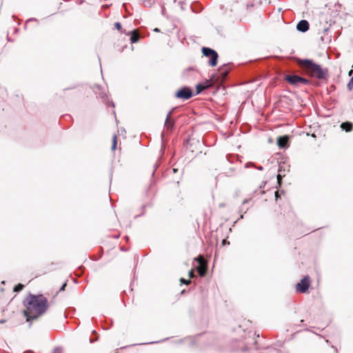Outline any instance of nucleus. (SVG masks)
Returning a JSON list of instances; mask_svg holds the SVG:
<instances>
[{
	"instance_id": "f257e3e1",
	"label": "nucleus",
	"mask_w": 353,
	"mask_h": 353,
	"mask_svg": "<svg viewBox=\"0 0 353 353\" xmlns=\"http://www.w3.org/2000/svg\"><path fill=\"white\" fill-rule=\"evenodd\" d=\"M26 307L24 316L27 321L35 319L43 315L48 308L47 299L43 295L29 294L23 301Z\"/></svg>"
},
{
	"instance_id": "f03ea898",
	"label": "nucleus",
	"mask_w": 353,
	"mask_h": 353,
	"mask_svg": "<svg viewBox=\"0 0 353 353\" xmlns=\"http://www.w3.org/2000/svg\"><path fill=\"white\" fill-rule=\"evenodd\" d=\"M302 68L312 77L319 79H324L327 77V70L323 68L312 60L303 59L300 61Z\"/></svg>"
},
{
	"instance_id": "7ed1b4c3",
	"label": "nucleus",
	"mask_w": 353,
	"mask_h": 353,
	"mask_svg": "<svg viewBox=\"0 0 353 353\" xmlns=\"http://www.w3.org/2000/svg\"><path fill=\"white\" fill-rule=\"evenodd\" d=\"M202 52L204 56L207 57H210V60L209 61L210 65H211L212 67L215 66L217 63L218 59V54L216 53V52L211 48L206 47H203L202 48Z\"/></svg>"
},
{
	"instance_id": "20e7f679",
	"label": "nucleus",
	"mask_w": 353,
	"mask_h": 353,
	"mask_svg": "<svg viewBox=\"0 0 353 353\" xmlns=\"http://www.w3.org/2000/svg\"><path fill=\"white\" fill-rule=\"evenodd\" d=\"M192 96V92L190 88L188 87L182 88L179 90L176 94L175 97L178 99H182L183 100H188L191 98Z\"/></svg>"
},
{
	"instance_id": "39448f33",
	"label": "nucleus",
	"mask_w": 353,
	"mask_h": 353,
	"mask_svg": "<svg viewBox=\"0 0 353 353\" xmlns=\"http://www.w3.org/2000/svg\"><path fill=\"white\" fill-rule=\"evenodd\" d=\"M286 80L292 85H299V84H307L308 80L298 75H288Z\"/></svg>"
},
{
	"instance_id": "423d86ee",
	"label": "nucleus",
	"mask_w": 353,
	"mask_h": 353,
	"mask_svg": "<svg viewBox=\"0 0 353 353\" xmlns=\"http://www.w3.org/2000/svg\"><path fill=\"white\" fill-rule=\"evenodd\" d=\"M310 286V278L309 276L303 277L299 283L296 284V290L305 293Z\"/></svg>"
},
{
	"instance_id": "0eeeda50",
	"label": "nucleus",
	"mask_w": 353,
	"mask_h": 353,
	"mask_svg": "<svg viewBox=\"0 0 353 353\" xmlns=\"http://www.w3.org/2000/svg\"><path fill=\"white\" fill-rule=\"evenodd\" d=\"M296 28L299 31L305 32L309 29V23L306 20H301L298 23Z\"/></svg>"
},
{
	"instance_id": "6e6552de",
	"label": "nucleus",
	"mask_w": 353,
	"mask_h": 353,
	"mask_svg": "<svg viewBox=\"0 0 353 353\" xmlns=\"http://www.w3.org/2000/svg\"><path fill=\"white\" fill-rule=\"evenodd\" d=\"M172 111H170L167 114L166 119L165 121V126L168 130H171L173 128L174 122L171 120Z\"/></svg>"
},
{
	"instance_id": "1a4fd4ad",
	"label": "nucleus",
	"mask_w": 353,
	"mask_h": 353,
	"mask_svg": "<svg viewBox=\"0 0 353 353\" xmlns=\"http://www.w3.org/2000/svg\"><path fill=\"white\" fill-rule=\"evenodd\" d=\"M288 142V138L286 136L280 137L277 139V144L280 148H285Z\"/></svg>"
},
{
	"instance_id": "9d476101",
	"label": "nucleus",
	"mask_w": 353,
	"mask_h": 353,
	"mask_svg": "<svg viewBox=\"0 0 353 353\" xmlns=\"http://www.w3.org/2000/svg\"><path fill=\"white\" fill-rule=\"evenodd\" d=\"M341 127L346 132H350L352 129V123L350 122H344L341 125Z\"/></svg>"
},
{
	"instance_id": "9b49d317",
	"label": "nucleus",
	"mask_w": 353,
	"mask_h": 353,
	"mask_svg": "<svg viewBox=\"0 0 353 353\" xmlns=\"http://www.w3.org/2000/svg\"><path fill=\"white\" fill-rule=\"evenodd\" d=\"M197 271L199 272V274L201 276H203L205 274V272H206V266L203 264V265H199L198 267H197Z\"/></svg>"
},
{
	"instance_id": "f8f14e48",
	"label": "nucleus",
	"mask_w": 353,
	"mask_h": 353,
	"mask_svg": "<svg viewBox=\"0 0 353 353\" xmlns=\"http://www.w3.org/2000/svg\"><path fill=\"white\" fill-rule=\"evenodd\" d=\"M139 34L135 32V31H133L132 32V35L130 37V41L132 43H136L139 41Z\"/></svg>"
},
{
	"instance_id": "ddd939ff",
	"label": "nucleus",
	"mask_w": 353,
	"mask_h": 353,
	"mask_svg": "<svg viewBox=\"0 0 353 353\" xmlns=\"http://www.w3.org/2000/svg\"><path fill=\"white\" fill-rule=\"evenodd\" d=\"M117 144V137L116 135H114L112 137V150H114Z\"/></svg>"
},
{
	"instance_id": "4468645a",
	"label": "nucleus",
	"mask_w": 353,
	"mask_h": 353,
	"mask_svg": "<svg viewBox=\"0 0 353 353\" xmlns=\"http://www.w3.org/2000/svg\"><path fill=\"white\" fill-rule=\"evenodd\" d=\"M205 89V86L203 85L202 84H198L196 85V93L199 94L200 92H201Z\"/></svg>"
},
{
	"instance_id": "2eb2a0df",
	"label": "nucleus",
	"mask_w": 353,
	"mask_h": 353,
	"mask_svg": "<svg viewBox=\"0 0 353 353\" xmlns=\"http://www.w3.org/2000/svg\"><path fill=\"white\" fill-rule=\"evenodd\" d=\"M23 287H24L23 285L19 283V284L15 285V287L14 288V291L17 292H20L21 290H23Z\"/></svg>"
},
{
	"instance_id": "dca6fc26",
	"label": "nucleus",
	"mask_w": 353,
	"mask_h": 353,
	"mask_svg": "<svg viewBox=\"0 0 353 353\" xmlns=\"http://www.w3.org/2000/svg\"><path fill=\"white\" fill-rule=\"evenodd\" d=\"M195 260H196L199 265H203L204 264V259L201 256H199V257L196 258Z\"/></svg>"
},
{
	"instance_id": "f3484780",
	"label": "nucleus",
	"mask_w": 353,
	"mask_h": 353,
	"mask_svg": "<svg viewBox=\"0 0 353 353\" xmlns=\"http://www.w3.org/2000/svg\"><path fill=\"white\" fill-rule=\"evenodd\" d=\"M347 87L350 90H351L353 88V77H352V78L350 79L347 84Z\"/></svg>"
},
{
	"instance_id": "a211bd4d",
	"label": "nucleus",
	"mask_w": 353,
	"mask_h": 353,
	"mask_svg": "<svg viewBox=\"0 0 353 353\" xmlns=\"http://www.w3.org/2000/svg\"><path fill=\"white\" fill-rule=\"evenodd\" d=\"M114 27L118 30H120L121 29V25L119 22H116L114 23Z\"/></svg>"
},
{
	"instance_id": "6ab92c4d",
	"label": "nucleus",
	"mask_w": 353,
	"mask_h": 353,
	"mask_svg": "<svg viewBox=\"0 0 353 353\" xmlns=\"http://www.w3.org/2000/svg\"><path fill=\"white\" fill-rule=\"evenodd\" d=\"M180 281H181V283H185V284H189L190 283V280L187 281V280H185V279H184L183 278L181 279Z\"/></svg>"
},
{
	"instance_id": "aec40b11",
	"label": "nucleus",
	"mask_w": 353,
	"mask_h": 353,
	"mask_svg": "<svg viewBox=\"0 0 353 353\" xmlns=\"http://www.w3.org/2000/svg\"><path fill=\"white\" fill-rule=\"evenodd\" d=\"M189 276L190 278H193L194 276V270H191L190 272H189Z\"/></svg>"
},
{
	"instance_id": "412c9836",
	"label": "nucleus",
	"mask_w": 353,
	"mask_h": 353,
	"mask_svg": "<svg viewBox=\"0 0 353 353\" xmlns=\"http://www.w3.org/2000/svg\"><path fill=\"white\" fill-rule=\"evenodd\" d=\"M222 243V245H226V244H229L230 243H229L228 241H227V240H226V239H223V240L222 241V243Z\"/></svg>"
},
{
	"instance_id": "4be33fe9",
	"label": "nucleus",
	"mask_w": 353,
	"mask_h": 353,
	"mask_svg": "<svg viewBox=\"0 0 353 353\" xmlns=\"http://www.w3.org/2000/svg\"><path fill=\"white\" fill-rule=\"evenodd\" d=\"M277 179H278L279 183H280V181L281 179V174H279L277 175Z\"/></svg>"
},
{
	"instance_id": "5701e85b",
	"label": "nucleus",
	"mask_w": 353,
	"mask_h": 353,
	"mask_svg": "<svg viewBox=\"0 0 353 353\" xmlns=\"http://www.w3.org/2000/svg\"><path fill=\"white\" fill-rule=\"evenodd\" d=\"M353 74V70H351L350 72H349V76L351 77Z\"/></svg>"
},
{
	"instance_id": "b1692460",
	"label": "nucleus",
	"mask_w": 353,
	"mask_h": 353,
	"mask_svg": "<svg viewBox=\"0 0 353 353\" xmlns=\"http://www.w3.org/2000/svg\"><path fill=\"white\" fill-rule=\"evenodd\" d=\"M65 285H66V284H65V283H64V284L63 285V286L61 287V290H64V288H65Z\"/></svg>"
},
{
	"instance_id": "393cba45",
	"label": "nucleus",
	"mask_w": 353,
	"mask_h": 353,
	"mask_svg": "<svg viewBox=\"0 0 353 353\" xmlns=\"http://www.w3.org/2000/svg\"><path fill=\"white\" fill-rule=\"evenodd\" d=\"M257 168H258L259 170H263V167H262V166L258 167Z\"/></svg>"
},
{
	"instance_id": "a878e982",
	"label": "nucleus",
	"mask_w": 353,
	"mask_h": 353,
	"mask_svg": "<svg viewBox=\"0 0 353 353\" xmlns=\"http://www.w3.org/2000/svg\"><path fill=\"white\" fill-rule=\"evenodd\" d=\"M275 196H276V198L277 199L278 198V192H275Z\"/></svg>"
},
{
	"instance_id": "bb28decb",
	"label": "nucleus",
	"mask_w": 353,
	"mask_h": 353,
	"mask_svg": "<svg viewBox=\"0 0 353 353\" xmlns=\"http://www.w3.org/2000/svg\"><path fill=\"white\" fill-rule=\"evenodd\" d=\"M154 30L155 32H159V29H158V28H155Z\"/></svg>"
}]
</instances>
